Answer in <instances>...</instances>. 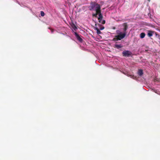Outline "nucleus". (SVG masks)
Returning <instances> with one entry per match:
<instances>
[{
  "instance_id": "1",
  "label": "nucleus",
  "mask_w": 160,
  "mask_h": 160,
  "mask_svg": "<svg viewBox=\"0 0 160 160\" xmlns=\"http://www.w3.org/2000/svg\"><path fill=\"white\" fill-rule=\"evenodd\" d=\"M100 9V7L99 4L94 3L91 5L89 9L91 10H95L96 11V13L92 14L93 16L96 17H97V15H98V18L99 22L101 24H104L105 21L102 20V16L101 13Z\"/></svg>"
},
{
  "instance_id": "2",
  "label": "nucleus",
  "mask_w": 160,
  "mask_h": 160,
  "mask_svg": "<svg viewBox=\"0 0 160 160\" xmlns=\"http://www.w3.org/2000/svg\"><path fill=\"white\" fill-rule=\"evenodd\" d=\"M126 33L124 32H120L118 35L115 36L113 40L114 41L120 40L123 38L126 35Z\"/></svg>"
},
{
  "instance_id": "3",
  "label": "nucleus",
  "mask_w": 160,
  "mask_h": 160,
  "mask_svg": "<svg viewBox=\"0 0 160 160\" xmlns=\"http://www.w3.org/2000/svg\"><path fill=\"white\" fill-rule=\"evenodd\" d=\"M123 56L125 57H128L131 55V53L129 51H125L122 52Z\"/></svg>"
},
{
  "instance_id": "4",
  "label": "nucleus",
  "mask_w": 160,
  "mask_h": 160,
  "mask_svg": "<svg viewBox=\"0 0 160 160\" xmlns=\"http://www.w3.org/2000/svg\"><path fill=\"white\" fill-rule=\"evenodd\" d=\"M74 34L77 39L80 42H82V39L80 38L79 36L76 32H74Z\"/></svg>"
},
{
  "instance_id": "5",
  "label": "nucleus",
  "mask_w": 160,
  "mask_h": 160,
  "mask_svg": "<svg viewBox=\"0 0 160 160\" xmlns=\"http://www.w3.org/2000/svg\"><path fill=\"white\" fill-rule=\"evenodd\" d=\"M122 46L121 45H115V48H117V49H119L121 48H122Z\"/></svg>"
},
{
  "instance_id": "6",
  "label": "nucleus",
  "mask_w": 160,
  "mask_h": 160,
  "mask_svg": "<svg viewBox=\"0 0 160 160\" xmlns=\"http://www.w3.org/2000/svg\"><path fill=\"white\" fill-rule=\"evenodd\" d=\"M152 35H153L152 32L150 31H148V35L149 36L151 37L152 36Z\"/></svg>"
},
{
  "instance_id": "7",
  "label": "nucleus",
  "mask_w": 160,
  "mask_h": 160,
  "mask_svg": "<svg viewBox=\"0 0 160 160\" xmlns=\"http://www.w3.org/2000/svg\"><path fill=\"white\" fill-rule=\"evenodd\" d=\"M138 73L139 75L141 76L143 74V72L142 70H139L138 71Z\"/></svg>"
},
{
  "instance_id": "8",
  "label": "nucleus",
  "mask_w": 160,
  "mask_h": 160,
  "mask_svg": "<svg viewBox=\"0 0 160 160\" xmlns=\"http://www.w3.org/2000/svg\"><path fill=\"white\" fill-rule=\"evenodd\" d=\"M145 34L144 33H142L140 34V38H144L145 36Z\"/></svg>"
},
{
  "instance_id": "9",
  "label": "nucleus",
  "mask_w": 160,
  "mask_h": 160,
  "mask_svg": "<svg viewBox=\"0 0 160 160\" xmlns=\"http://www.w3.org/2000/svg\"><path fill=\"white\" fill-rule=\"evenodd\" d=\"M71 26L72 28L73 29V30H74L75 31L77 29V28L74 24L72 25Z\"/></svg>"
},
{
  "instance_id": "10",
  "label": "nucleus",
  "mask_w": 160,
  "mask_h": 160,
  "mask_svg": "<svg viewBox=\"0 0 160 160\" xmlns=\"http://www.w3.org/2000/svg\"><path fill=\"white\" fill-rule=\"evenodd\" d=\"M45 15L43 11H41V15L42 16H44Z\"/></svg>"
},
{
  "instance_id": "11",
  "label": "nucleus",
  "mask_w": 160,
  "mask_h": 160,
  "mask_svg": "<svg viewBox=\"0 0 160 160\" xmlns=\"http://www.w3.org/2000/svg\"><path fill=\"white\" fill-rule=\"evenodd\" d=\"M97 33L98 34H100L101 33V31H100V30L98 29H97Z\"/></svg>"
},
{
  "instance_id": "12",
  "label": "nucleus",
  "mask_w": 160,
  "mask_h": 160,
  "mask_svg": "<svg viewBox=\"0 0 160 160\" xmlns=\"http://www.w3.org/2000/svg\"><path fill=\"white\" fill-rule=\"evenodd\" d=\"M104 29V27H102V28H100V30H102L103 29Z\"/></svg>"
}]
</instances>
